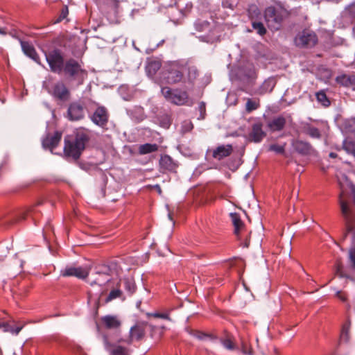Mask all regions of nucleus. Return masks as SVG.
I'll list each match as a JSON object with an SVG mask.
<instances>
[{"label": "nucleus", "mask_w": 355, "mask_h": 355, "mask_svg": "<svg viewBox=\"0 0 355 355\" xmlns=\"http://www.w3.org/2000/svg\"><path fill=\"white\" fill-rule=\"evenodd\" d=\"M45 58L50 71L54 73H64L71 79L77 80L80 85L87 76V71L81 67L76 60L69 58L65 61L63 53L58 49L45 53Z\"/></svg>", "instance_id": "f257e3e1"}, {"label": "nucleus", "mask_w": 355, "mask_h": 355, "mask_svg": "<svg viewBox=\"0 0 355 355\" xmlns=\"http://www.w3.org/2000/svg\"><path fill=\"white\" fill-rule=\"evenodd\" d=\"M89 140L90 131L88 129L83 127L76 129L73 134L64 137V156L78 160Z\"/></svg>", "instance_id": "f03ea898"}, {"label": "nucleus", "mask_w": 355, "mask_h": 355, "mask_svg": "<svg viewBox=\"0 0 355 355\" xmlns=\"http://www.w3.org/2000/svg\"><path fill=\"white\" fill-rule=\"evenodd\" d=\"M286 15V11L281 8L269 6L264 11V17L269 28L277 31Z\"/></svg>", "instance_id": "7ed1b4c3"}, {"label": "nucleus", "mask_w": 355, "mask_h": 355, "mask_svg": "<svg viewBox=\"0 0 355 355\" xmlns=\"http://www.w3.org/2000/svg\"><path fill=\"white\" fill-rule=\"evenodd\" d=\"M161 93L167 101L176 105H185L189 101L187 92L180 89H172L169 87H163Z\"/></svg>", "instance_id": "20e7f679"}, {"label": "nucleus", "mask_w": 355, "mask_h": 355, "mask_svg": "<svg viewBox=\"0 0 355 355\" xmlns=\"http://www.w3.org/2000/svg\"><path fill=\"white\" fill-rule=\"evenodd\" d=\"M148 322L145 321L137 322L129 331V335L126 338H121L118 340L119 343H123L128 345L132 344L134 341H141L146 336V330Z\"/></svg>", "instance_id": "39448f33"}, {"label": "nucleus", "mask_w": 355, "mask_h": 355, "mask_svg": "<svg viewBox=\"0 0 355 355\" xmlns=\"http://www.w3.org/2000/svg\"><path fill=\"white\" fill-rule=\"evenodd\" d=\"M344 196L345 193L342 190L339 196V202L342 215L345 219L346 230L347 232H350L355 227V211L349 207Z\"/></svg>", "instance_id": "423d86ee"}, {"label": "nucleus", "mask_w": 355, "mask_h": 355, "mask_svg": "<svg viewBox=\"0 0 355 355\" xmlns=\"http://www.w3.org/2000/svg\"><path fill=\"white\" fill-rule=\"evenodd\" d=\"M184 65L178 62L169 64L164 73L166 83L171 85L180 83L184 77Z\"/></svg>", "instance_id": "0eeeda50"}, {"label": "nucleus", "mask_w": 355, "mask_h": 355, "mask_svg": "<svg viewBox=\"0 0 355 355\" xmlns=\"http://www.w3.org/2000/svg\"><path fill=\"white\" fill-rule=\"evenodd\" d=\"M295 43L300 47L311 48L317 44L318 36L313 31L304 30L297 35Z\"/></svg>", "instance_id": "6e6552de"}, {"label": "nucleus", "mask_w": 355, "mask_h": 355, "mask_svg": "<svg viewBox=\"0 0 355 355\" xmlns=\"http://www.w3.org/2000/svg\"><path fill=\"white\" fill-rule=\"evenodd\" d=\"M46 89L48 92L57 100L67 101L70 98V91L62 81H58L52 84L51 86H46Z\"/></svg>", "instance_id": "1a4fd4ad"}, {"label": "nucleus", "mask_w": 355, "mask_h": 355, "mask_svg": "<svg viewBox=\"0 0 355 355\" xmlns=\"http://www.w3.org/2000/svg\"><path fill=\"white\" fill-rule=\"evenodd\" d=\"M178 162L168 155H162L159 160V171L162 173H176L178 168Z\"/></svg>", "instance_id": "9d476101"}, {"label": "nucleus", "mask_w": 355, "mask_h": 355, "mask_svg": "<svg viewBox=\"0 0 355 355\" xmlns=\"http://www.w3.org/2000/svg\"><path fill=\"white\" fill-rule=\"evenodd\" d=\"M92 121L101 128L107 125L109 120V113L104 106H98L90 117Z\"/></svg>", "instance_id": "9b49d317"}, {"label": "nucleus", "mask_w": 355, "mask_h": 355, "mask_svg": "<svg viewBox=\"0 0 355 355\" xmlns=\"http://www.w3.org/2000/svg\"><path fill=\"white\" fill-rule=\"evenodd\" d=\"M266 136V133L263 130V123L259 121L252 125L251 130L248 135V139L250 142L260 143Z\"/></svg>", "instance_id": "f8f14e48"}, {"label": "nucleus", "mask_w": 355, "mask_h": 355, "mask_svg": "<svg viewBox=\"0 0 355 355\" xmlns=\"http://www.w3.org/2000/svg\"><path fill=\"white\" fill-rule=\"evenodd\" d=\"M89 273V268L87 267L68 266L61 270L63 277L74 276L80 279L86 278Z\"/></svg>", "instance_id": "ddd939ff"}, {"label": "nucleus", "mask_w": 355, "mask_h": 355, "mask_svg": "<svg viewBox=\"0 0 355 355\" xmlns=\"http://www.w3.org/2000/svg\"><path fill=\"white\" fill-rule=\"evenodd\" d=\"M103 343L105 349L110 352V355H130V349L128 347L119 344H112L106 335L103 336Z\"/></svg>", "instance_id": "4468645a"}, {"label": "nucleus", "mask_w": 355, "mask_h": 355, "mask_svg": "<svg viewBox=\"0 0 355 355\" xmlns=\"http://www.w3.org/2000/svg\"><path fill=\"white\" fill-rule=\"evenodd\" d=\"M67 115L71 121L83 119L85 116L83 106L78 102L71 103L68 107Z\"/></svg>", "instance_id": "2eb2a0df"}, {"label": "nucleus", "mask_w": 355, "mask_h": 355, "mask_svg": "<svg viewBox=\"0 0 355 355\" xmlns=\"http://www.w3.org/2000/svg\"><path fill=\"white\" fill-rule=\"evenodd\" d=\"M292 146L295 151L302 155H311L315 152L309 142L302 140H294L292 142Z\"/></svg>", "instance_id": "dca6fc26"}, {"label": "nucleus", "mask_w": 355, "mask_h": 355, "mask_svg": "<svg viewBox=\"0 0 355 355\" xmlns=\"http://www.w3.org/2000/svg\"><path fill=\"white\" fill-rule=\"evenodd\" d=\"M209 151L214 159L220 161L229 157L232 153L233 146L231 144L220 145Z\"/></svg>", "instance_id": "f3484780"}, {"label": "nucleus", "mask_w": 355, "mask_h": 355, "mask_svg": "<svg viewBox=\"0 0 355 355\" xmlns=\"http://www.w3.org/2000/svg\"><path fill=\"white\" fill-rule=\"evenodd\" d=\"M62 135L60 131H55L53 135L48 134L42 141L43 147L53 150L61 141Z\"/></svg>", "instance_id": "a211bd4d"}, {"label": "nucleus", "mask_w": 355, "mask_h": 355, "mask_svg": "<svg viewBox=\"0 0 355 355\" xmlns=\"http://www.w3.org/2000/svg\"><path fill=\"white\" fill-rule=\"evenodd\" d=\"M286 124V119L282 115H278L269 120L267 127L272 132L283 130Z\"/></svg>", "instance_id": "6ab92c4d"}, {"label": "nucleus", "mask_w": 355, "mask_h": 355, "mask_svg": "<svg viewBox=\"0 0 355 355\" xmlns=\"http://www.w3.org/2000/svg\"><path fill=\"white\" fill-rule=\"evenodd\" d=\"M335 81L344 87H353L355 86V73H341L336 76Z\"/></svg>", "instance_id": "aec40b11"}, {"label": "nucleus", "mask_w": 355, "mask_h": 355, "mask_svg": "<svg viewBox=\"0 0 355 355\" xmlns=\"http://www.w3.org/2000/svg\"><path fill=\"white\" fill-rule=\"evenodd\" d=\"M102 325L107 329H117L121 325V322L116 315H107L101 319Z\"/></svg>", "instance_id": "412c9836"}, {"label": "nucleus", "mask_w": 355, "mask_h": 355, "mask_svg": "<svg viewBox=\"0 0 355 355\" xmlns=\"http://www.w3.org/2000/svg\"><path fill=\"white\" fill-rule=\"evenodd\" d=\"M254 10H252V8H250L248 10V15L250 18L252 20V28L257 31V33L260 35H264L266 33V29L265 26H263V23L260 21H254V14L258 17L260 15V12H259V10L257 7L253 8Z\"/></svg>", "instance_id": "4be33fe9"}, {"label": "nucleus", "mask_w": 355, "mask_h": 355, "mask_svg": "<svg viewBox=\"0 0 355 355\" xmlns=\"http://www.w3.org/2000/svg\"><path fill=\"white\" fill-rule=\"evenodd\" d=\"M21 46L24 53L35 61L37 63H40V57L37 55L34 46L28 42L21 41Z\"/></svg>", "instance_id": "5701e85b"}, {"label": "nucleus", "mask_w": 355, "mask_h": 355, "mask_svg": "<svg viewBox=\"0 0 355 355\" xmlns=\"http://www.w3.org/2000/svg\"><path fill=\"white\" fill-rule=\"evenodd\" d=\"M220 341L223 347L228 350L232 351L236 348L234 336L227 331H224V336L220 338Z\"/></svg>", "instance_id": "b1692460"}, {"label": "nucleus", "mask_w": 355, "mask_h": 355, "mask_svg": "<svg viewBox=\"0 0 355 355\" xmlns=\"http://www.w3.org/2000/svg\"><path fill=\"white\" fill-rule=\"evenodd\" d=\"M339 127L345 133L355 132V116L340 120Z\"/></svg>", "instance_id": "393cba45"}, {"label": "nucleus", "mask_w": 355, "mask_h": 355, "mask_svg": "<svg viewBox=\"0 0 355 355\" xmlns=\"http://www.w3.org/2000/svg\"><path fill=\"white\" fill-rule=\"evenodd\" d=\"M302 130L303 133L312 138L320 139L322 136L320 130L311 123H304Z\"/></svg>", "instance_id": "a878e982"}, {"label": "nucleus", "mask_w": 355, "mask_h": 355, "mask_svg": "<svg viewBox=\"0 0 355 355\" xmlns=\"http://www.w3.org/2000/svg\"><path fill=\"white\" fill-rule=\"evenodd\" d=\"M230 218L234 227V234L239 236L242 230L244 228V223L241 219L238 213H231Z\"/></svg>", "instance_id": "bb28decb"}, {"label": "nucleus", "mask_w": 355, "mask_h": 355, "mask_svg": "<svg viewBox=\"0 0 355 355\" xmlns=\"http://www.w3.org/2000/svg\"><path fill=\"white\" fill-rule=\"evenodd\" d=\"M162 64L158 60L149 61L146 67V71L149 77L153 78L159 71Z\"/></svg>", "instance_id": "cd10ccee"}, {"label": "nucleus", "mask_w": 355, "mask_h": 355, "mask_svg": "<svg viewBox=\"0 0 355 355\" xmlns=\"http://www.w3.org/2000/svg\"><path fill=\"white\" fill-rule=\"evenodd\" d=\"M159 149V146L157 144L146 143L141 144L138 147V153L139 155H146L151 153L157 152Z\"/></svg>", "instance_id": "c85d7f7f"}, {"label": "nucleus", "mask_w": 355, "mask_h": 355, "mask_svg": "<svg viewBox=\"0 0 355 355\" xmlns=\"http://www.w3.org/2000/svg\"><path fill=\"white\" fill-rule=\"evenodd\" d=\"M334 270L336 275L339 277H344L346 279H349L352 281H354V279L351 277L345 271L343 263L340 259H337L335 262Z\"/></svg>", "instance_id": "c756f323"}, {"label": "nucleus", "mask_w": 355, "mask_h": 355, "mask_svg": "<svg viewBox=\"0 0 355 355\" xmlns=\"http://www.w3.org/2000/svg\"><path fill=\"white\" fill-rule=\"evenodd\" d=\"M148 327L149 328V335L151 338L159 340L163 335V331L157 326L153 325L148 323Z\"/></svg>", "instance_id": "7c9ffc66"}, {"label": "nucleus", "mask_w": 355, "mask_h": 355, "mask_svg": "<svg viewBox=\"0 0 355 355\" xmlns=\"http://www.w3.org/2000/svg\"><path fill=\"white\" fill-rule=\"evenodd\" d=\"M123 292L120 289V283H118L116 285V288L112 290L107 297H106L105 302V303H108L113 300L121 297L122 296Z\"/></svg>", "instance_id": "2f4dec72"}, {"label": "nucleus", "mask_w": 355, "mask_h": 355, "mask_svg": "<svg viewBox=\"0 0 355 355\" xmlns=\"http://www.w3.org/2000/svg\"><path fill=\"white\" fill-rule=\"evenodd\" d=\"M184 65V73L187 72V76L189 81L194 80L198 76V71L195 67H190L187 64Z\"/></svg>", "instance_id": "473e14b6"}, {"label": "nucleus", "mask_w": 355, "mask_h": 355, "mask_svg": "<svg viewBox=\"0 0 355 355\" xmlns=\"http://www.w3.org/2000/svg\"><path fill=\"white\" fill-rule=\"evenodd\" d=\"M260 106V103L259 99H252L248 98L246 105H245V111L248 113H250L254 110L258 109Z\"/></svg>", "instance_id": "72a5a7b5"}, {"label": "nucleus", "mask_w": 355, "mask_h": 355, "mask_svg": "<svg viewBox=\"0 0 355 355\" xmlns=\"http://www.w3.org/2000/svg\"><path fill=\"white\" fill-rule=\"evenodd\" d=\"M286 146V143L283 144H272L269 145L268 151L274 152L279 155H284L285 153Z\"/></svg>", "instance_id": "f704fd0d"}, {"label": "nucleus", "mask_w": 355, "mask_h": 355, "mask_svg": "<svg viewBox=\"0 0 355 355\" xmlns=\"http://www.w3.org/2000/svg\"><path fill=\"white\" fill-rule=\"evenodd\" d=\"M146 315L148 318H162L164 320L171 321L170 317V311H166L163 313L159 312H153V313H146Z\"/></svg>", "instance_id": "c9c22d12"}, {"label": "nucleus", "mask_w": 355, "mask_h": 355, "mask_svg": "<svg viewBox=\"0 0 355 355\" xmlns=\"http://www.w3.org/2000/svg\"><path fill=\"white\" fill-rule=\"evenodd\" d=\"M124 287L125 291L129 293V295H132L133 293H135L137 289V286L135 282L130 279H124Z\"/></svg>", "instance_id": "e433bc0d"}, {"label": "nucleus", "mask_w": 355, "mask_h": 355, "mask_svg": "<svg viewBox=\"0 0 355 355\" xmlns=\"http://www.w3.org/2000/svg\"><path fill=\"white\" fill-rule=\"evenodd\" d=\"M317 100L321 103L324 106H329L330 105V101L327 98L324 91H320L316 93Z\"/></svg>", "instance_id": "4c0bfd02"}, {"label": "nucleus", "mask_w": 355, "mask_h": 355, "mask_svg": "<svg viewBox=\"0 0 355 355\" xmlns=\"http://www.w3.org/2000/svg\"><path fill=\"white\" fill-rule=\"evenodd\" d=\"M343 148L348 153L355 155V144L352 141L345 140L343 142Z\"/></svg>", "instance_id": "58836bf2"}, {"label": "nucleus", "mask_w": 355, "mask_h": 355, "mask_svg": "<svg viewBox=\"0 0 355 355\" xmlns=\"http://www.w3.org/2000/svg\"><path fill=\"white\" fill-rule=\"evenodd\" d=\"M194 336L196 337L199 340H203L205 338H210L211 339H216V336H213L211 334H208L202 331H197L194 334Z\"/></svg>", "instance_id": "ea45409f"}, {"label": "nucleus", "mask_w": 355, "mask_h": 355, "mask_svg": "<svg viewBox=\"0 0 355 355\" xmlns=\"http://www.w3.org/2000/svg\"><path fill=\"white\" fill-rule=\"evenodd\" d=\"M349 327L350 324L348 323L345 324L342 327L341 337L345 338V340L349 338Z\"/></svg>", "instance_id": "a19ab883"}, {"label": "nucleus", "mask_w": 355, "mask_h": 355, "mask_svg": "<svg viewBox=\"0 0 355 355\" xmlns=\"http://www.w3.org/2000/svg\"><path fill=\"white\" fill-rule=\"evenodd\" d=\"M349 257L352 268L355 270V248H352L349 250Z\"/></svg>", "instance_id": "79ce46f5"}, {"label": "nucleus", "mask_w": 355, "mask_h": 355, "mask_svg": "<svg viewBox=\"0 0 355 355\" xmlns=\"http://www.w3.org/2000/svg\"><path fill=\"white\" fill-rule=\"evenodd\" d=\"M336 297L343 302H345L347 300V294L345 292L341 291H339L336 293Z\"/></svg>", "instance_id": "37998d69"}, {"label": "nucleus", "mask_w": 355, "mask_h": 355, "mask_svg": "<svg viewBox=\"0 0 355 355\" xmlns=\"http://www.w3.org/2000/svg\"><path fill=\"white\" fill-rule=\"evenodd\" d=\"M218 197L221 199H225V200H230V198H232L231 195H230V191L228 190V191H226L225 192H221L220 191L218 193Z\"/></svg>", "instance_id": "c03bdc74"}, {"label": "nucleus", "mask_w": 355, "mask_h": 355, "mask_svg": "<svg viewBox=\"0 0 355 355\" xmlns=\"http://www.w3.org/2000/svg\"><path fill=\"white\" fill-rule=\"evenodd\" d=\"M29 212H30V210L22 212L20 214L17 221L25 220L27 216L28 215Z\"/></svg>", "instance_id": "a18cd8bd"}, {"label": "nucleus", "mask_w": 355, "mask_h": 355, "mask_svg": "<svg viewBox=\"0 0 355 355\" xmlns=\"http://www.w3.org/2000/svg\"><path fill=\"white\" fill-rule=\"evenodd\" d=\"M67 15H68V9H67V7H65L64 8H63L62 10L61 15L60 16V20L64 19Z\"/></svg>", "instance_id": "49530a36"}, {"label": "nucleus", "mask_w": 355, "mask_h": 355, "mask_svg": "<svg viewBox=\"0 0 355 355\" xmlns=\"http://www.w3.org/2000/svg\"><path fill=\"white\" fill-rule=\"evenodd\" d=\"M164 120V121H163L162 126L168 128L171 125L170 119L168 116H166Z\"/></svg>", "instance_id": "de8ad7c7"}, {"label": "nucleus", "mask_w": 355, "mask_h": 355, "mask_svg": "<svg viewBox=\"0 0 355 355\" xmlns=\"http://www.w3.org/2000/svg\"><path fill=\"white\" fill-rule=\"evenodd\" d=\"M29 291H30V287L29 286H24L23 288L22 293H21L20 294L23 297H25V296H26L28 294Z\"/></svg>", "instance_id": "09e8293b"}, {"label": "nucleus", "mask_w": 355, "mask_h": 355, "mask_svg": "<svg viewBox=\"0 0 355 355\" xmlns=\"http://www.w3.org/2000/svg\"><path fill=\"white\" fill-rule=\"evenodd\" d=\"M114 3V10H116L119 7V4L121 2L125 1V0H111Z\"/></svg>", "instance_id": "8fccbe9b"}, {"label": "nucleus", "mask_w": 355, "mask_h": 355, "mask_svg": "<svg viewBox=\"0 0 355 355\" xmlns=\"http://www.w3.org/2000/svg\"><path fill=\"white\" fill-rule=\"evenodd\" d=\"M349 12L351 16L355 19V6H352L349 7Z\"/></svg>", "instance_id": "3c124183"}, {"label": "nucleus", "mask_w": 355, "mask_h": 355, "mask_svg": "<svg viewBox=\"0 0 355 355\" xmlns=\"http://www.w3.org/2000/svg\"><path fill=\"white\" fill-rule=\"evenodd\" d=\"M272 81L271 80H266L263 83V88H268V87H269L270 85V83H272Z\"/></svg>", "instance_id": "603ef678"}, {"label": "nucleus", "mask_w": 355, "mask_h": 355, "mask_svg": "<svg viewBox=\"0 0 355 355\" xmlns=\"http://www.w3.org/2000/svg\"><path fill=\"white\" fill-rule=\"evenodd\" d=\"M329 156L331 157V158H336L338 157V155L336 153H334V152H331L329 155Z\"/></svg>", "instance_id": "864d4df0"}, {"label": "nucleus", "mask_w": 355, "mask_h": 355, "mask_svg": "<svg viewBox=\"0 0 355 355\" xmlns=\"http://www.w3.org/2000/svg\"><path fill=\"white\" fill-rule=\"evenodd\" d=\"M22 329L21 327H18L15 329V330L14 331V332L16 334H18L19 332L21 331V329Z\"/></svg>", "instance_id": "5fc2aeb1"}, {"label": "nucleus", "mask_w": 355, "mask_h": 355, "mask_svg": "<svg viewBox=\"0 0 355 355\" xmlns=\"http://www.w3.org/2000/svg\"><path fill=\"white\" fill-rule=\"evenodd\" d=\"M0 34L6 35V32L3 28H0Z\"/></svg>", "instance_id": "6e6d98bb"}, {"label": "nucleus", "mask_w": 355, "mask_h": 355, "mask_svg": "<svg viewBox=\"0 0 355 355\" xmlns=\"http://www.w3.org/2000/svg\"><path fill=\"white\" fill-rule=\"evenodd\" d=\"M200 110H205V104L203 103H202L201 105H200Z\"/></svg>", "instance_id": "4d7b16f0"}, {"label": "nucleus", "mask_w": 355, "mask_h": 355, "mask_svg": "<svg viewBox=\"0 0 355 355\" xmlns=\"http://www.w3.org/2000/svg\"><path fill=\"white\" fill-rule=\"evenodd\" d=\"M157 187H159V186H157ZM157 191L161 192V189H160V188H159V189H157Z\"/></svg>", "instance_id": "13d9d810"}, {"label": "nucleus", "mask_w": 355, "mask_h": 355, "mask_svg": "<svg viewBox=\"0 0 355 355\" xmlns=\"http://www.w3.org/2000/svg\"><path fill=\"white\" fill-rule=\"evenodd\" d=\"M157 187H159V186H157ZM157 191L161 192V189H160V188H159V189H157Z\"/></svg>", "instance_id": "bf43d9fd"}, {"label": "nucleus", "mask_w": 355, "mask_h": 355, "mask_svg": "<svg viewBox=\"0 0 355 355\" xmlns=\"http://www.w3.org/2000/svg\"><path fill=\"white\" fill-rule=\"evenodd\" d=\"M354 202H355V193H354Z\"/></svg>", "instance_id": "052dcab7"}]
</instances>
